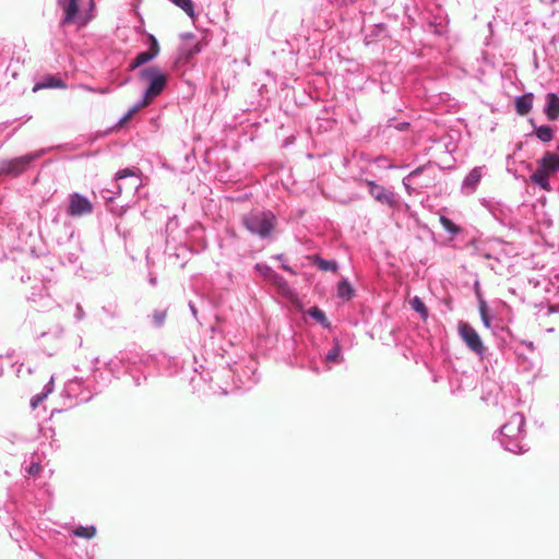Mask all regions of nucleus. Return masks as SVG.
Here are the masks:
<instances>
[{
    "label": "nucleus",
    "instance_id": "nucleus-1",
    "mask_svg": "<svg viewBox=\"0 0 559 559\" xmlns=\"http://www.w3.org/2000/svg\"><path fill=\"white\" fill-rule=\"evenodd\" d=\"M242 225L260 238H269L277 226V218L271 211H253L242 216Z\"/></svg>",
    "mask_w": 559,
    "mask_h": 559
},
{
    "label": "nucleus",
    "instance_id": "nucleus-2",
    "mask_svg": "<svg viewBox=\"0 0 559 559\" xmlns=\"http://www.w3.org/2000/svg\"><path fill=\"white\" fill-rule=\"evenodd\" d=\"M559 171V154L546 152L537 160V168L531 175L530 179L545 191H550L549 177Z\"/></svg>",
    "mask_w": 559,
    "mask_h": 559
},
{
    "label": "nucleus",
    "instance_id": "nucleus-3",
    "mask_svg": "<svg viewBox=\"0 0 559 559\" xmlns=\"http://www.w3.org/2000/svg\"><path fill=\"white\" fill-rule=\"evenodd\" d=\"M142 80L148 81V87L145 92L142 106H147L154 97L159 95L167 83V75L157 67H147L140 72Z\"/></svg>",
    "mask_w": 559,
    "mask_h": 559
},
{
    "label": "nucleus",
    "instance_id": "nucleus-4",
    "mask_svg": "<svg viewBox=\"0 0 559 559\" xmlns=\"http://www.w3.org/2000/svg\"><path fill=\"white\" fill-rule=\"evenodd\" d=\"M459 334L471 350L479 355L484 353L485 347L480 336L467 322H460Z\"/></svg>",
    "mask_w": 559,
    "mask_h": 559
},
{
    "label": "nucleus",
    "instance_id": "nucleus-5",
    "mask_svg": "<svg viewBox=\"0 0 559 559\" xmlns=\"http://www.w3.org/2000/svg\"><path fill=\"white\" fill-rule=\"evenodd\" d=\"M93 212V204L80 193H72L69 197L67 213L70 216H82Z\"/></svg>",
    "mask_w": 559,
    "mask_h": 559
},
{
    "label": "nucleus",
    "instance_id": "nucleus-6",
    "mask_svg": "<svg viewBox=\"0 0 559 559\" xmlns=\"http://www.w3.org/2000/svg\"><path fill=\"white\" fill-rule=\"evenodd\" d=\"M370 194L382 204L393 206L395 203L394 193L377 185L374 181L366 180Z\"/></svg>",
    "mask_w": 559,
    "mask_h": 559
},
{
    "label": "nucleus",
    "instance_id": "nucleus-7",
    "mask_svg": "<svg viewBox=\"0 0 559 559\" xmlns=\"http://www.w3.org/2000/svg\"><path fill=\"white\" fill-rule=\"evenodd\" d=\"M31 160L32 158L28 156L11 159L3 163L1 171L11 176H17L26 169Z\"/></svg>",
    "mask_w": 559,
    "mask_h": 559
},
{
    "label": "nucleus",
    "instance_id": "nucleus-8",
    "mask_svg": "<svg viewBox=\"0 0 559 559\" xmlns=\"http://www.w3.org/2000/svg\"><path fill=\"white\" fill-rule=\"evenodd\" d=\"M59 5L64 12L63 24L74 23L79 12V0H59Z\"/></svg>",
    "mask_w": 559,
    "mask_h": 559
},
{
    "label": "nucleus",
    "instance_id": "nucleus-9",
    "mask_svg": "<svg viewBox=\"0 0 559 559\" xmlns=\"http://www.w3.org/2000/svg\"><path fill=\"white\" fill-rule=\"evenodd\" d=\"M546 108L545 114L549 120H556L559 118V97L555 93H548L546 95Z\"/></svg>",
    "mask_w": 559,
    "mask_h": 559
},
{
    "label": "nucleus",
    "instance_id": "nucleus-10",
    "mask_svg": "<svg viewBox=\"0 0 559 559\" xmlns=\"http://www.w3.org/2000/svg\"><path fill=\"white\" fill-rule=\"evenodd\" d=\"M66 83L60 78L48 75L34 85L33 92H38L44 88H66Z\"/></svg>",
    "mask_w": 559,
    "mask_h": 559
},
{
    "label": "nucleus",
    "instance_id": "nucleus-11",
    "mask_svg": "<svg viewBox=\"0 0 559 559\" xmlns=\"http://www.w3.org/2000/svg\"><path fill=\"white\" fill-rule=\"evenodd\" d=\"M533 100H534V95L532 93L524 94L523 96L516 98V100H515L516 112L520 116L527 115L532 110Z\"/></svg>",
    "mask_w": 559,
    "mask_h": 559
},
{
    "label": "nucleus",
    "instance_id": "nucleus-12",
    "mask_svg": "<svg viewBox=\"0 0 559 559\" xmlns=\"http://www.w3.org/2000/svg\"><path fill=\"white\" fill-rule=\"evenodd\" d=\"M124 178H130L129 186H127L128 190H136L141 186V181H140L139 177L136 176L134 170H132L130 168L119 170L116 174L117 180H122Z\"/></svg>",
    "mask_w": 559,
    "mask_h": 559
},
{
    "label": "nucleus",
    "instance_id": "nucleus-13",
    "mask_svg": "<svg viewBox=\"0 0 559 559\" xmlns=\"http://www.w3.org/2000/svg\"><path fill=\"white\" fill-rule=\"evenodd\" d=\"M158 53L152 51V50H146V51H143V52H140L132 61L131 63L129 64V69L132 71L136 68H139L140 66L153 60Z\"/></svg>",
    "mask_w": 559,
    "mask_h": 559
},
{
    "label": "nucleus",
    "instance_id": "nucleus-14",
    "mask_svg": "<svg viewBox=\"0 0 559 559\" xmlns=\"http://www.w3.org/2000/svg\"><path fill=\"white\" fill-rule=\"evenodd\" d=\"M409 305L412 309L418 312L424 320L428 318V308L425 306L424 301L418 296L412 298Z\"/></svg>",
    "mask_w": 559,
    "mask_h": 559
},
{
    "label": "nucleus",
    "instance_id": "nucleus-15",
    "mask_svg": "<svg viewBox=\"0 0 559 559\" xmlns=\"http://www.w3.org/2000/svg\"><path fill=\"white\" fill-rule=\"evenodd\" d=\"M308 314L313 318L317 322H319L322 326L329 328L330 322L326 319L324 312L318 307H312L308 310Z\"/></svg>",
    "mask_w": 559,
    "mask_h": 559
},
{
    "label": "nucleus",
    "instance_id": "nucleus-16",
    "mask_svg": "<svg viewBox=\"0 0 559 559\" xmlns=\"http://www.w3.org/2000/svg\"><path fill=\"white\" fill-rule=\"evenodd\" d=\"M337 295L340 298H343L346 300H349L353 297L354 290H353L350 284L348 283V281L344 280L338 284Z\"/></svg>",
    "mask_w": 559,
    "mask_h": 559
},
{
    "label": "nucleus",
    "instance_id": "nucleus-17",
    "mask_svg": "<svg viewBox=\"0 0 559 559\" xmlns=\"http://www.w3.org/2000/svg\"><path fill=\"white\" fill-rule=\"evenodd\" d=\"M535 134L542 142H550L554 138V131L548 126L538 127L535 130Z\"/></svg>",
    "mask_w": 559,
    "mask_h": 559
},
{
    "label": "nucleus",
    "instance_id": "nucleus-18",
    "mask_svg": "<svg viewBox=\"0 0 559 559\" xmlns=\"http://www.w3.org/2000/svg\"><path fill=\"white\" fill-rule=\"evenodd\" d=\"M73 534L78 537L90 539L96 535V527L95 526H78Z\"/></svg>",
    "mask_w": 559,
    "mask_h": 559
},
{
    "label": "nucleus",
    "instance_id": "nucleus-19",
    "mask_svg": "<svg viewBox=\"0 0 559 559\" xmlns=\"http://www.w3.org/2000/svg\"><path fill=\"white\" fill-rule=\"evenodd\" d=\"M314 263L321 271L335 272L337 270V263L335 261H329L319 257H314Z\"/></svg>",
    "mask_w": 559,
    "mask_h": 559
},
{
    "label": "nucleus",
    "instance_id": "nucleus-20",
    "mask_svg": "<svg viewBox=\"0 0 559 559\" xmlns=\"http://www.w3.org/2000/svg\"><path fill=\"white\" fill-rule=\"evenodd\" d=\"M480 178H481L480 168H474L473 170H471V173L465 178L464 183L467 187L474 188L479 182Z\"/></svg>",
    "mask_w": 559,
    "mask_h": 559
},
{
    "label": "nucleus",
    "instance_id": "nucleus-21",
    "mask_svg": "<svg viewBox=\"0 0 559 559\" xmlns=\"http://www.w3.org/2000/svg\"><path fill=\"white\" fill-rule=\"evenodd\" d=\"M171 2L182 9L190 17L194 16V8L191 0H171Z\"/></svg>",
    "mask_w": 559,
    "mask_h": 559
},
{
    "label": "nucleus",
    "instance_id": "nucleus-22",
    "mask_svg": "<svg viewBox=\"0 0 559 559\" xmlns=\"http://www.w3.org/2000/svg\"><path fill=\"white\" fill-rule=\"evenodd\" d=\"M325 361L326 362L341 361V346L337 341H335L334 347L326 354Z\"/></svg>",
    "mask_w": 559,
    "mask_h": 559
},
{
    "label": "nucleus",
    "instance_id": "nucleus-23",
    "mask_svg": "<svg viewBox=\"0 0 559 559\" xmlns=\"http://www.w3.org/2000/svg\"><path fill=\"white\" fill-rule=\"evenodd\" d=\"M440 223L443 226V228L445 230H448L449 233H451L453 235L460 233V227L456 226L450 218H448L445 216H441Z\"/></svg>",
    "mask_w": 559,
    "mask_h": 559
},
{
    "label": "nucleus",
    "instance_id": "nucleus-24",
    "mask_svg": "<svg viewBox=\"0 0 559 559\" xmlns=\"http://www.w3.org/2000/svg\"><path fill=\"white\" fill-rule=\"evenodd\" d=\"M479 312H480V316H481V320L485 324L486 328H489L490 326V319L487 314V305L485 302V300H480L479 302Z\"/></svg>",
    "mask_w": 559,
    "mask_h": 559
},
{
    "label": "nucleus",
    "instance_id": "nucleus-25",
    "mask_svg": "<svg viewBox=\"0 0 559 559\" xmlns=\"http://www.w3.org/2000/svg\"><path fill=\"white\" fill-rule=\"evenodd\" d=\"M166 316H167V312L165 310L155 311L153 314V320H154L155 324L157 326L163 325V323L165 322Z\"/></svg>",
    "mask_w": 559,
    "mask_h": 559
},
{
    "label": "nucleus",
    "instance_id": "nucleus-26",
    "mask_svg": "<svg viewBox=\"0 0 559 559\" xmlns=\"http://www.w3.org/2000/svg\"><path fill=\"white\" fill-rule=\"evenodd\" d=\"M46 397H47L46 393L37 394V395L33 396L31 400V407L33 409H35L38 406V404H40Z\"/></svg>",
    "mask_w": 559,
    "mask_h": 559
},
{
    "label": "nucleus",
    "instance_id": "nucleus-27",
    "mask_svg": "<svg viewBox=\"0 0 559 559\" xmlns=\"http://www.w3.org/2000/svg\"><path fill=\"white\" fill-rule=\"evenodd\" d=\"M141 107H143L142 104L130 109L129 112L120 119L119 126H123Z\"/></svg>",
    "mask_w": 559,
    "mask_h": 559
},
{
    "label": "nucleus",
    "instance_id": "nucleus-28",
    "mask_svg": "<svg viewBox=\"0 0 559 559\" xmlns=\"http://www.w3.org/2000/svg\"><path fill=\"white\" fill-rule=\"evenodd\" d=\"M148 39H150V43H151V46H150V50L158 53L159 52V45L157 43V39L155 38L154 35H148Z\"/></svg>",
    "mask_w": 559,
    "mask_h": 559
},
{
    "label": "nucleus",
    "instance_id": "nucleus-29",
    "mask_svg": "<svg viewBox=\"0 0 559 559\" xmlns=\"http://www.w3.org/2000/svg\"><path fill=\"white\" fill-rule=\"evenodd\" d=\"M41 471V466L39 463H33L28 469H27V473L32 476H36L39 474V472Z\"/></svg>",
    "mask_w": 559,
    "mask_h": 559
},
{
    "label": "nucleus",
    "instance_id": "nucleus-30",
    "mask_svg": "<svg viewBox=\"0 0 559 559\" xmlns=\"http://www.w3.org/2000/svg\"><path fill=\"white\" fill-rule=\"evenodd\" d=\"M117 189H118V192H117V193H118V194H120V193L122 192V186H121V185H118V186H117Z\"/></svg>",
    "mask_w": 559,
    "mask_h": 559
}]
</instances>
